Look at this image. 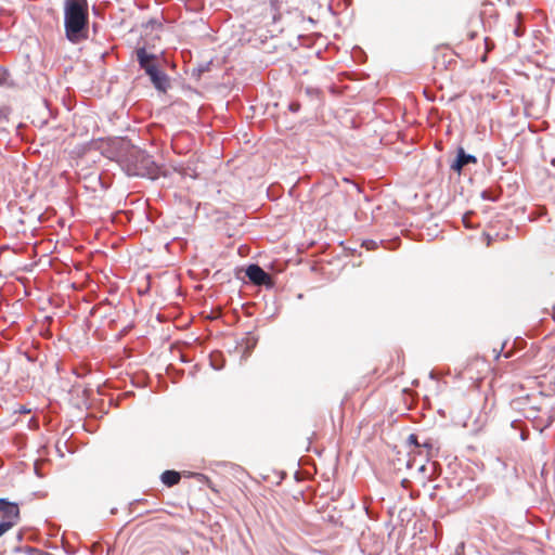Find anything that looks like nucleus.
<instances>
[{
	"label": "nucleus",
	"mask_w": 555,
	"mask_h": 555,
	"mask_svg": "<svg viewBox=\"0 0 555 555\" xmlns=\"http://www.w3.org/2000/svg\"><path fill=\"white\" fill-rule=\"evenodd\" d=\"M469 163H477V158L474 155L466 154L463 149H460L456 159L451 165V169L460 173L463 167Z\"/></svg>",
	"instance_id": "6"
},
{
	"label": "nucleus",
	"mask_w": 555,
	"mask_h": 555,
	"mask_svg": "<svg viewBox=\"0 0 555 555\" xmlns=\"http://www.w3.org/2000/svg\"><path fill=\"white\" fill-rule=\"evenodd\" d=\"M463 222L465 223L466 227H469V224L467 223V216H464Z\"/></svg>",
	"instance_id": "14"
},
{
	"label": "nucleus",
	"mask_w": 555,
	"mask_h": 555,
	"mask_svg": "<svg viewBox=\"0 0 555 555\" xmlns=\"http://www.w3.org/2000/svg\"><path fill=\"white\" fill-rule=\"evenodd\" d=\"M137 57L141 68L150 76L152 83L159 91H166L169 87L168 76L156 64V56L149 54L144 48L137 50Z\"/></svg>",
	"instance_id": "2"
},
{
	"label": "nucleus",
	"mask_w": 555,
	"mask_h": 555,
	"mask_svg": "<svg viewBox=\"0 0 555 555\" xmlns=\"http://www.w3.org/2000/svg\"><path fill=\"white\" fill-rule=\"evenodd\" d=\"M408 440L411 444L421 448V443L417 441V437L415 435H410Z\"/></svg>",
	"instance_id": "11"
},
{
	"label": "nucleus",
	"mask_w": 555,
	"mask_h": 555,
	"mask_svg": "<svg viewBox=\"0 0 555 555\" xmlns=\"http://www.w3.org/2000/svg\"><path fill=\"white\" fill-rule=\"evenodd\" d=\"M26 552H27L28 554H35V553H38V550H37V548H34V547H27V548H26Z\"/></svg>",
	"instance_id": "12"
},
{
	"label": "nucleus",
	"mask_w": 555,
	"mask_h": 555,
	"mask_svg": "<svg viewBox=\"0 0 555 555\" xmlns=\"http://www.w3.org/2000/svg\"><path fill=\"white\" fill-rule=\"evenodd\" d=\"M15 525H13L12 521L1 520L0 521V537H2L7 531H9Z\"/></svg>",
	"instance_id": "9"
},
{
	"label": "nucleus",
	"mask_w": 555,
	"mask_h": 555,
	"mask_svg": "<svg viewBox=\"0 0 555 555\" xmlns=\"http://www.w3.org/2000/svg\"><path fill=\"white\" fill-rule=\"evenodd\" d=\"M291 109H292V111H294V112H296V111H298V109H299V105H298V104H296V103H293V104H291Z\"/></svg>",
	"instance_id": "13"
},
{
	"label": "nucleus",
	"mask_w": 555,
	"mask_h": 555,
	"mask_svg": "<svg viewBox=\"0 0 555 555\" xmlns=\"http://www.w3.org/2000/svg\"><path fill=\"white\" fill-rule=\"evenodd\" d=\"M15 525H13L12 521L1 520L0 521V537H2L7 531H9Z\"/></svg>",
	"instance_id": "8"
},
{
	"label": "nucleus",
	"mask_w": 555,
	"mask_h": 555,
	"mask_svg": "<svg viewBox=\"0 0 555 555\" xmlns=\"http://www.w3.org/2000/svg\"><path fill=\"white\" fill-rule=\"evenodd\" d=\"M421 448H423L425 450V456L427 459H429L431 456V450H433V446L430 442L426 441L424 443L421 444Z\"/></svg>",
	"instance_id": "10"
},
{
	"label": "nucleus",
	"mask_w": 555,
	"mask_h": 555,
	"mask_svg": "<svg viewBox=\"0 0 555 555\" xmlns=\"http://www.w3.org/2000/svg\"><path fill=\"white\" fill-rule=\"evenodd\" d=\"M0 513L2 514V520L12 521L13 525L18 522L20 508L16 503L0 499Z\"/></svg>",
	"instance_id": "4"
},
{
	"label": "nucleus",
	"mask_w": 555,
	"mask_h": 555,
	"mask_svg": "<svg viewBox=\"0 0 555 555\" xmlns=\"http://www.w3.org/2000/svg\"><path fill=\"white\" fill-rule=\"evenodd\" d=\"M63 9L66 39L74 44L82 42L89 33L87 0H64Z\"/></svg>",
	"instance_id": "1"
},
{
	"label": "nucleus",
	"mask_w": 555,
	"mask_h": 555,
	"mask_svg": "<svg viewBox=\"0 0 555 555\" xmlns=\"http://www.w3.org/2000/svg\"><path fill=\"white\" fill-rule=\"evenodd\" d=\"M246 275L256 285H267L271 282L270 275L257 264L248 266Z\"/></svg>",
	"instance_id": "5"
},
{
	"label": "nucleus",
	"mask_w": 555,
	"mask_h": 555,
	"mask_svg": "<svg viewBox=\"0 0 555 555\" xmlns=\"http://www.w3.org/2000/svg\"><path fill=\"white\" fill-rule=\"evenodd\" d=\"M162 482L167 487L177 485L180 480V474L175 470H165L160 476Z\"/></svg>",
	"instance_id": "7"
},
{
	"label": "nucleus",
	"mask_w": 555,
	"mask_h": 555,
	"mask_svg": "<svg viewBox=\"0 0 555 555\" xmlns=\"http://www.w3.org/2000/svg\"><path fill=\"white\" fill-rule=\"evenodd\" d=\"M158 167L152 157L143 151L137 150L131 154V158L127 166L129 176L147 177L155 179L158 176Z\"/></svg>",
	"instance_id": "3"
}]
</instances>
